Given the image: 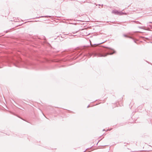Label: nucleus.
<instances>
[{
  "mask_svg": "<svg viewBox=\"0 0 152 152\" xmlns=\"http://www.w3.org/2000/svg\"><path fill=\"white\" fill-rule=\"evenodd\" d=\"M113 13L115 14H119L120 15H121V13L120 12H118V11L116 10H113Z\"/></svg>",
  "mask_w": 152,
  "mask_h": 152,
  "instance_id": "f257e3e1",
  "label": "nucleus"
},
{
  "mask_svg": "<svg viewBox=\"0 0 152 152\" xmlns=\"http://www.w3.org/2000/svg\"><path fill=\"white\" fill-rule=\"evenodd\" d=\"M109 54L108 53H104L102 54H100L99 55V56L100 57H105L107 55Z\"/></svg>",
  "mask_w": 152,
  "mask_h": 152,
  "instance_id": "f03ea898",
  "label": "nucleus"
}]
</instances>
